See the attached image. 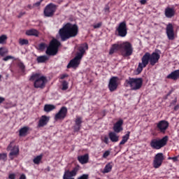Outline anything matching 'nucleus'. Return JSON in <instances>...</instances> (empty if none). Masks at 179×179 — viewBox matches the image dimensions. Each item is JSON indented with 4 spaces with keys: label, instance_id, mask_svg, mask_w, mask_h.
Masks as SVG:
<instances>
[{
    "label": "nucleus",
    "instance_id": "48",
    "mask_svg": "<svg viewBox=\"0 0 179 179\" xmlns=\"http://www.w3.org/2000/svg\"><path fill=\"white\" fill-rule=\"evenodd\" d=\"M13 56H6V57L3 58V60L4 61H9V59H13Z\"/></svg>",
    "mask_w": 179,
    "mask_h": 179
},
{
    "label": "nucleus",
    "instance_id": "16",
    "mask_svg": "<svg viewBox=\"0 0 179 179\" xmlns=\"http://www.w3.org/2000/svg\"><path fill=\"white\" fill-rule=\"evenodd\" d=\"M166 33L167 34V37L169 40H174L175 33H174V27L173 24L169 23L167 24L166 28Z\"/></svg>",
    "mask_w": 179,
    "mask_h": 179
},
{
    "label": "nucleus",
    "instance_id": "50",
    "mask_svg": "<svg viewBox=\"0 0 179 179\" xmlns=\"http://www.w3.org/2000/svg\"><path fill=\"white\" fill-rule=\"evenodd\" d=\"M179 159V155L172 157V160L173 162H178Z\"/></svg>",
    "mask_w": 179,
    "mask_h": 179
},
{
    "label": "nucleus",
    "instance_id": "39",
    "mask_svg": "<svg viewBox=\"0 0 179 179\" xmlns=\"http://www.w3.org/2000/svg\"><path fill=\"white\" fill-rule=\"evenodd\" d=\"M20 45H27L29 44V41L27 39H20Z\"/></svg>",
    "mask_w": 179,
    "mask_h": 179
},
{
    "label": "nucleus",
    "instance_id": "33",
    "mask_svg": "<svg viewBox=\"0 0 179 179\" xmlns=\"http://www.w3.org/2000/svg\"><path fill=\"white\" fill-rule=\"evenodd\" d=\"M82 124H83V117H77L75 120V124L77 126L82 127Z\"/></svg>",
    "mask_w": 179,
    "mask_h": 179
},
{
    "label": "nucleus",
    "instance_id": "13",
    "mask_svg": "<svg viewBox=\"0 0 179 179\" xmlns=\"http://www.w3.org/2000/svg\"><path fill=\"white\" fill-rule=\"evenodd\" d=\"M120 50L122 57H130L134 52V48L131 45L120 46Z\"/></svg>",
    "mask_w": 179,
    "mask_h": 179
},
{
    "label": "nucleus",
    "instance_id": "21",
    "mask_svg": "<svg viewBox=\"0 0 179 179\" xmlns=\"http://www.w3.org/2000/svg\"><path fill=\"white\" fill-rule=\"evenodd\" d=\"M164 14L166 17L171 18L175 15L176 10L173 8L168 7L165 9Z\"/></svg>",
    "mask_w": 179,
    "mask_h": 179
},
{
    "label": "nucleus",
    "instance_id": "31",
    "mask_svg": "<svg viewBox=\"0 0 179 179\" xmlns=\"http://www.w3.org/2000/svg\"><path fill=\"white\" fill-rule=\"evenodd\" d=\"M69 89V83L66 80L62 82V90L66 91Z\"/></svg>",
    "mask_w": 179,
    "mask_h": 179
},
{
    "label": "nucleus",
    "instance_id": "45",
    "mask_svg": "<svg viewBox=\"0 0 179 179\" xmlns=\"http://www.w3.org/2000/svg\"><path fill=\"white\" fill-rule=\"evenodd\" d=\"M18 66H20V69L21 70L22 72H24L25 70V66L23 63H20L18 64Z\"/></svg>",
    "mask_w": 179,
    "mask_h": 179
},
{
    "label": "nucleus",
    "instance_id": "4",
    "mask_svg": "<svg viewBox=\"0 0 179 179\" xmlns=\"http://www.w3.org/2000/svg\"><path fill=\"white\" fill-rule=\"evenodd\" d=\"M29 80L34 82V87L35 89L43 90L48 83V79L45 76H41V73H32Z\"/></svg>",
    "mask_w": 179,
    "mask_h": 179
},
{
    "label": "nucleus",
    "instance_id": "62",
    "mask_svg": "<svg viewBox=\"0 0 179 179\" xmlns=\"http://www.w3.org/2000/svg\"><path fill=\"white\" fill-rule=\"evenodd\" d=\"M62 1H59L58 3H61Z\"/></svg>",
    "mask_w": 179,
    "mask_h": 179
},
{
    "label": "nucleus",
    "instance_id": "59",
    "mask_svg": "<svg viewBox=\"0 0 179 179\" xmlns=\"http://www.w3.org/2000/svg\"><path fill=\"white\" fill-rule=\"evenodd\" d=\"M39 45H45V44L42 43H40Z\"/></svg>",
    "mask_w": 179,
    "mask_h": 179
},
{
    "label": "nucleus",
    "instance_id": "3",
    "mask_svg": "<svg viewBox=\"0 0 179 179\" xmlns=\"http://www.w3.org/2000/svg\"><path fill=\"white\" fill-rule=\"evenodd\" d=\"M89 50L88 45H76L74 47V52L76 54L73 59L70 60L66 66V68H78L80 62L86 52Z\"/></svg>",
    "mask_w": 179,
    "mask_h": 179
},
{
    "label": "nucleus",
    "instance_id": "49",
    "mask_svg": "<svg viewBox=\"0 0 179 179\" xmlns=\"http://www.w3.org/2000/svg\"><path fill=\"white\" fill-rule=\"evenodd\" d=\"M13 142H10V144H8V146H7V151H10L13 148L12 144Z\"/></svg>",
    "mask_w": 179,
    "mask_h": 179
},
{
    "label": "nucleus",
    "instance_id": "54",
    "mask_svg": "<svg viewBox=\"0 0 179 179\" xmlns=\"http://www.w3.org/2000/svg\"><path fill=\"white\" fill-rule=\"evenodd\" d=\"M5 98L0 96V104H2L5 101Z\"/></svg>",
    "mask_w": 179,
    "mask_h": 179
},
{
    "label": "nucleus",
    "instance_id": "41",
    "mask_svg": "<svg viewBox=\"0 0 179 179\" xmlns=\"http://www.w3.org/2000/svg\"><path fill=\"white\" fill-rule=\"evenodd\" d=\"M45 47V45H35V48L38 50V51H44Z\"/></svg>",
    "mask_w": 179,
    "mask_h": 179
},
{
    "label": "nucleus",
    "instance_id": "1",
    "mask_svg": "<svg viewBox=\"0 0 179 179\" xmlns=\"http://www.w3.org/2000/svg\"><path fill=\"white\" fill-rule=\"evenodd\" d=\"M161 58V55L157 52H154L152 54L147 52L141 58V63H138L137 71L138 73H142L143 68L148 66L149 62L151 66H155L157 64Z\"/></svg>",
    "mask_w": 179,
    "mask_h": 179
},
{
    "label": "nucleus",
    "instance_id": "17",
    "mask_svg": "<svg viewBox=\"0 0 179 179\" xmlns=\"http://www.w3.org/2000/svg\"><path fill=\"white\" fill-rule=\"evenodd\" d=\"M124 120L120 119L113 124V131L116 134H120L123 131Z\"/></svg>",
    "mask_w": 179,
    "mask_h": 179
},
{
    "label": "nucleus",
    "instance_id": "11",
    "mask_svg": "<svg viewBox=\"0 0 179 179\" xmlns=\"http://www.w3.org/2000/svg\"><path fill=\"white\" fill-rule=\"evenodd\" d=\"M68 114V108L66 106H62L59 109L57 113L55 114V120H64Z\"/></svg>",
    "mask_w": 179,
    "mask_h": 179
},
{
    "label": "nucleus",
    "instance_id": "56",
    "mask_svg": "<svg viewBox=\"0 0 179 179\" xmlns=\"http://www.w3.org/2000/svg\"><path fill=\"white\" fill-rule=\"evenodd\" d=\"M122 45H131V43L128 41H126L122 43Z\"/></svg>",
    "mask_w": 179,
    "mask_h": 179
},
{
    "label": "nucleus",
    "instance_id": "34",
    "mask_svg": "<svg viewBox=\"0 0 179 179\" xmlns=\"http://www.w3.org/2000/svg\"><path fill=\"white\" fill-rule=\"evenodd\" d=\"M120 46H113L109 51V55H113L116 51H117Z\"/></svg>",
    "mask_w": 179,
    "mask_h": 179
},
{
    "label": "nucleus",
    "instance_id": "29",
    "mask_svg": "<svg viewBox=\"0 0 179 179\" xmlns=\"http://www.w3.org/2000/svg\"><path fill=\"white\" fill-rule=\"evenodd\" d=\"M112 169H113V165L111 164V163H108L105 166V167L103 169V173H108L111 172Z\"/></svg>",
    "mask_w": 179,
    "mask_h": 179
},
{
    "label": "nucleus",
    "instance_id": "51",
    "mask_svg": "<svg viewBox=\"0 0 179 179\" xmlns=\"http://www.w3.org/2000/svg\"><path fill=\"white\" fill-rule=\"evenodd\" d=\"M69 76L67 74H62L60 76V80H64L66 78H68Z\"/></svg>",
    "mask_w": 179,
    "mask_h": 179
},
{
    "label": "nucleus",
    "instance_id": "26",
    "mask_svg": "<svg viewBox=\"0 0 179 179\" xmlns=\"http://www.w3.org/2000/svg\"><path fill=\"white\" fill-rule=\"evenodd\" d=\"M56 109V106L52 104H45L43 107V111L45 113H50Z\"/></svg>",
    "mask_w": 179,
    "mask_h": 179
},
{
    "label": "nucleus",
    "instance_id": "60",
    "mask_svg": "<svg viewBox=\"0 0 179 179\" xmlns=\"http://www.w3.org/2000/svg\"><path fill=\"white\" fill-rule=\"evenodd\" d=\"M105 10H106V11L109 10V8H105Z\"/></svg>",
    "mask_w": 179,
    "mask_h": 179
},
{
    "label": "nucleus",
    "instance_id": "22",
    "mask_svg": "<svg viewBox=\"0 0 179 179\" xmlns=\"http://www.w3.org/2000/svg\"><path fill=\"white\" fill-rule=\"evenodd\" d=\"M108 137L112 143H117L119 141L120 136H117L116 132H115V131L109 132Z\"/></svg>",
    "mask_w": 179,
    "mask_h": 179
},
{
    "label": "nucleus",
    "instance_id": "53",
    "mask_svg": "<svg viewBox=\"0 0 179 179\" xmlns=\"http://www.w3.org/2000/svg\"><path fill=\"white\" fill-rule=\"evenodd\" d=\"M148 2V0H141L140 3L142 5L146 4Z\"/></svg>",
    "mask_w": 179,
    "mask_h": 179
},
{
    "label": "nucleus",
    "instance_id": "12",
    "mask_svg": "<svg viewBox=\"0 0 179 179\" xmlns=\"http://www.w3.org/2000/svg\"><path fill=\"white\" fill-rule=\"evenodd\" d=\"M169 122L166 120H160L157 123V129L161 134H165L169 127Z\"/></svg>",
    "mask_w": 179,
    "mask_h": 179
},
{
    "label": "nucleus",
    "instance_id": "37",
    "mask_svg": "<svg viewBox=\"0 0 179 179\" xmlns=\"http://www.w3.org/2000/svg\"><path fill=\"white\" fill-rule=\"evenodd\" d=\"M8 50L4 48H0V56L4 57L6 54H8Z\"/></svg>",
    "mask_w": 179,
    "mask_h": 179
},
{
    "label": "nucleus",
    "instance_id": "18",
    "mask_svg": "<svg viewBox=\"0 0 179 179\" xmlns=\"http://www.w3.org/2000/svg\"><path fill=\"white\" fill-rule=\"evenodd\" d=\"M10 154H8V157H10V160H14L15 157H17L20 154V148L17 145H14L13 149L10 150Z\"/></svg>",
    "mask_w": 179,
    "mask_h": 179
},
{
    "label": "nucleus",
    "instance_id": "55",
    "mask_svg": "<svg viewBox=\"0 0 179 179\" xmlns=\"http://www.w3.org/2000/svg\"><path fill=\"white\" fill-rule=\"evenodd\" d=\"M25 13H26L25 12H20V15H18V16H17V17H18V18H20L22 16L25 15Z\"/></svg>",
    "mask_w": 179,
    "mask_h": 179
},
{
    "label": "nucleus",
    "instance_id": "35",
    "mask_svg": "<svg viewBox=\"0 0 179 179\" xmlns=\"http://www.w3.org/2000/svg\"><path fill=\"white\" fill-rule=\"evenodd\" d=\"M7 38L6 35H1V36H0V44H6Z\"/></svg>",
    "mask_w": 179,
    "mask_h": 179
},
{
    "label": "nucleus",
    "instance_id": "25",
    "mask_svg": "<svg viewBox=\"0 0 179 179\" xmlns=\"http://www.w3.org/2000/svg\"><path fill=\"white\" fill-rule=\"evenodd\" d=\"M130 131H127L125 135L122 137V141L120 142L119 145H124L127 141L129 140L130 138Z\"/></svg>",
    "mask_w": 179,
    "mask_h": 179
},
{
    "label": "nucleus",
    "instance_id": "10",
    "mask_svg": "<svg viewBox=\"0 0 179 179\" xmlns=\"http://www.w3.org/2000/svg\"><path fill=\"white\" fill-rule=\"evenodd\" d=\"M57 5L54 3H49L45 6L43 10V14L45 17H52L57 10Z\"/></svg>",
    "mask_w": 179,
    "mask_h": 179
},
{
    "label": "nucleus",
    "instance_id": "24",
    "mask_svg": "<svg viewBox=\"0 0 179 179\" xmlns=\"http://www.w3.org/2000/svg\"><path fill=\"white\" fill-rule=\"evenodd\" d=\"M29 131V127H23L20 129V137H26L28 135Z\"/></svg>",
    "mask_w": 179,
    "mask_h": 179
},
{
    "label": "nucleus",
    "instance_id": "27",
    "mask_svg": "<svg viewBox=\"0 0 179 179\" xmlns=\"http://www.w3.org/2000/svg\"><path fill=\"white\" fill-rule=\"evenodd\" d=\"M25 34L27 36H34L35 37H38L39 32L36 29H31L26 31Z\"/></svg>",
    "mask_w": 179,
    "mask_h": 179
},
{
    "label": "nucleus",
    "instance_id": "57",
    "mask_svg": "<svg viewBox=\"0 0 179 179\" xmlns=\"http://www.w3.org/2000/svg\"><path fill=\"white\" fill-rule=\"evenodd\" d=\"M179 109V106L177 105L174 107V110H178Z\"/></svg>",
    "mask_w": 179,
    "mask_h": 179
},
{
    "label": "nucleus",
    "instance_id": "30",
    "mask_svg": "<svg viewBox=\"0 0 179 179\" xmlns=\"http://www.w3.org/2000/svg\"><path fill=\"white\" fill-rule=\"evenodd\" d=\"M42 159H43L42 155H38L34 158L33 163L34 164L38 165L40 164V162H41Z\"/></svg>",
    "mask_w": 179,
    "mask_h": 179
},
{
    "label": "nucleus",
    "instance_id": "14",
    "mask_svg": "<svg viewBox=\"0 0 179 179\" xmlns=\"http://www.w3.org/2000/svg\"><path fill=\"white\" fill-rule=\"evenodd\" d=\"M119 80L118 77L113 76L112 77L108 83V90L110 92H113L117 90L118 87L117 81Z\"/></svg>",
    "mask_w": 179,
    "mask_h": 179
},
{
    "label": "nucleus",
    "instance_id": "64",
    "mask_svg": "<svg viewBox=\"0 0 179 179\" xmlns=\"http://www.w3.org/2000/svg\"><path fill=\"white\" fill-rule=\"evenodd\" d=\"M96 179H101V178H96Z\"/></svg>",
    "mask_w": 179,
    "mask_h": 179
},
{
    "label": "nucleus",
    "instance_id": "7",
    "mask_svg": "<svg viewBox=\"0 0 179 179\" xmlns=\"http://www.w3.org/2000/svg\"><path fill=\"white\" fill-rule=\"evenodd\" d=\"M166 159L165 155L163 152H158L157 153L153 159L152 161V166L155 169H159L162 165Z\"/></svg>",
    "mask_w": 179,
    "mask_h": 179
},
{
    "label": "nucleus",
    "instance_id": "46",
    "mask_svg": "<svg viewBox=\"0 0 179 179\" xmlns=\"http://www.w3.org/2000/svg\"><path fill=\"white\" fill-rule=\"evenodd\" d=\"M102 26V22H99L94 25H93L94 29H100Z\"/></svg>",
    "mask_w": 179,
    "mask_h": 179
},
{
    "label": "nucleus",
    "instance_id": "9",
    "mask_svg": "<svg viewBox=\"0 0 179 179\" xmlns=\"http://www.w3.org/2000/svg\"><path fill=\"white\" fill-rule=\"evenodd\" d=\"M80 166L79 165H76L71 171H65L63 175V179H75L73 177H76L77 176L80 171Z\"/></svg>",
    "mask_w": 179,
    "mask_h": 179
},
{
    "label": "nucleus",
    "instance_id": "5",
    "mask_svg": "<svg viewBox=\"0 0 179 179\" xmlns=\"http://www.w3.org/2000/svg\"><path fill=\"white\" fill-rule=\"evenodd\" d=\"M143 85V79L142 78L129 77L124 83V86L129 87L131 91H138Z\"/></svg>",
    "mask_w": 179,
    "mask_h": 179
},
{
    "label": "nucleus",
    "instance_id": "19",
    "mask_svg": "<svg viewBox=\"0 0 179 179\" xmlns=\"http://www.w3.org/2000/svg\"><path fill=\"white\" fill-rule=\"evenodd\" d=\"M49 121H50L49 117H48V116H46V115H42V116L40 117V119H39V120H38V125H37V127H38V128L44 127H45V126L48 124V123L49 122Z\"/></svg>",
    "mask_w": 179,
    "mask_h": 179
},
{
    "label": "nucleus",
    "instance_id": "6",
    "mask_svg": "<svg viewBox=\"0 0 179 179\" xmlns=\"http://www.w3.org/2000/svg\"><path fill=\"white\" fill-rule=\"evenodd\" d=\"M169 141V136H165L162 138H157L151 140L150 143V147L154 150H161L164 148Z\"/></svg>",
    "mask_w": 179,
    "mask_h": 179
},
{
    "label": "nucleus",
    "instance_id": "38",
    "mask_svg": "<svg viewBox=\"0 0 179 179\" xmlns=\"http://www.w3.org/2000/svg\"><path fill=\"white\" fill-rule=\"evenodd\" d=\"M101 141L106 144H109V138L108 136L105 135L104 136H101Z\"/></svg>",
    "mask_w": 179,
    "mask_h": 179
},
{
    "label": "nucleus",
    "instance_id": "44",
    "mask_svg": "<svg viewBox=\"0 0 179 179\" xmlns=\"http://www.w3.org/2000/svg\"><path fill=\"white\" fill-rule=\"evenodd\" d=\"M77 179H89L88 174H83L82 176L77 178Z\"/></svg>",
    "mask_w": 179,
    "mask_h": 179
},
{
    "label": "nucleus",
    "instance_id": "2",
    "mask_svg": "<svg viewBox=\"0 0 179 179\" xmlns=\"http://www.w3.org/2000/svg\"><path fill=\"white\" fill-rule=\"evenodd\" d=\"M78 34V27L76 24L67 23L59 30V36L62 41H66L69 38L76 37Z\"/></svg>",
    "mask_w": 179,
    "mask_h": 179
},
{
    "label": "nucleus",
    "instance_id": "40",
    "mask_svg": "<svg viewBox=\"0 0 179 179\" xmlns=\"http://www.w3.org/2000/svg\"><path fill=\"white\" fill-rule=\"evenodd\" d=\"M110 155V151L106 150L102 155V158L107 159Z\"/></svg>",
    "mask_w": 179,
    "mask_h": 179
},
{
    "label": "nucleus",
    "instance_id": "42",
    "mask_svg": "<svg viewBox=\"0 0 179 179\" xmlns=\"http://www.w3.org/2000/svg\"><path fill=\"white\" fill-rule=\"evenodd\" d=\"M81 127H82V126H80V125L75 124L73 126V131L75 132H78L81 129Z\"/></svg>",
    "mask_w": 179,
    "mask_h": 179
},
{
    "label": "nucleus",
    "instance_id": "32",
    "mask_svg": "<svg viewBox=\"0 0 179 179\" xmlns=\"http://www.w3.org/2000/svg\"><path fill=\"white\" fill-rule=\"evenodd\" d=\"M49 45H61V43L56 38H52L49 43Z\"/></svg>",
    "mask_w": 179,
    "mask_h": 179
},
{
    "label": "nucleus",
    "instance_id": "52",
    "mask_svg": "<svg viewBox=\"0 0 179 179\" xmlns=\"http://www.w3.org/2000/svg\"><path fill=\"white\" fill-rule=\"evenodd\" d=\"M19 179H27L26 175L24 173H22Z\"/></svg>",
    "mask_w": 179,
    "mask_h": 179
},
{
    "label": "nucleus",
    "instance_id": "15",
    "mask_svg": "<svg viewBox=\"0 0 179 179\" xmlns=\"http://www.w3.org/2000/svg\"><path fill=\"white\" fill-rule=\"evenodd\" d=\"M59 45H48L45 50L46 55L54 57L58 53Z\"/></svg>",
    "mask_w": 179,
    "mask_h": 179
},
{
    "label": "nucleus",
    "instance_id": "43",
    "mask_svg": "<svg viewBox=\"0 0 179 179\" xmlns=\"http://www.w3.org/2000/svg\"><path fill=\"white\" fill-rule=\"evenodd\" d=\"M44 0H39L38 1L36 2L35 3L33 4L32 7L33 8H39L42 1H43Z\"/></svg>",
    "mask_w": 179,
    "mask_h": 179
},
{
    "label": "nucleus",
    "instance_id": "20",
    "mask_svg": "<svg viewBox=\"0 0 179 179\" xmlns=\"http://www.w3.org/2000/svg\"><path fill=\"white\" fill-rule=\"evenodd\" d=\"M77 159L80 164H86L89 162V155L85 154L84 155L78 156Z\"/></svg>",
    "mask_w": 179,
    "mask_h": 179
},
{
    "label": "nucleus",
    "instance_id": "8",
    "mask_svg": "<svg viewBox=\"0 0 179 179\" xmlns=\"http://www.w3.org/2000/svg\"><path fill=\"white\" fill-rule=\"evenodd\" d=\"M127 33V25L126 22H120L116 28L115 34H117L119 37H126Z\"/></svg>",
    "mask_w": 179,
    "mask_h": 179
},
{
    "label": "nucleus",
    "instance_id": "58",
    "mask_svg": "<svg viewBox=\"0 0 179 179\" xmlns=\"http://www.w3.org/2000/svg\"><path fill=\"white\" fill-rule=\"evenodd\" d=\"M168 160H173V157H169Z\"/></svg>",
    "mask_w": 179,
    "mask_h": 179
},
{
    "label": "nucleus",
    "instance_id": "28",
    "mask_svg": "<svg viewBox=\"0 0 179 179\" xmlns=\"http://www.w3.org/2000/svg\"><path fill=\"white\" fill-rule=\"evenodd\" d=\"M48 59L49 57L47 55H42L37 57L36 62L38 64H44L46 61H48Z\"/></svg>",
    "mask_w": 179,
    "mask_h": 179
},
{
    "label": "nucleus",
    "instance_id": "36",
    "mask_svg": "<svg viewBox=\"0 0 179 179\" xmlns=\"http://www.w3.org/2000/svg\"><path fill=\"white\" fill-rule=\"evenodd\" d=\"M8 155L6 153H0V161L6 162L7 161Z\"/></svg>",
    "mask_w": 179,
    "mask_h": 179
},
{
    "label": "nucleus",
    "instance_id": "61",
    "mask_svg": "<svg viewBox=\"0 0 179 179\" xmlns=\"http://www.w3.org/2000/svg\"><path fill=\"white\" fill-rule=\"evenodd\" d=\"M173 102H174L175 103H177V100L175 99V100L173 101Z\"/></svg>",
    "mask_w": 179,
    "mask_h": 179
},
{
    "label": "nucleus",
    "instance_id": "47",
    "mask_svg": "<svg viewBox=\"0 0 179 179\" xmlns=\"http://www.w3.org/2000/svg\"><path fill=\"white\" fill-rule=\"evenodd\" d=\"M8 179H16V174L15 173L8 174Z\"/></svg>",
    "mask_w": 179,
    "mask_h": 179
},
{
    "label": "nucleus",
    "instance_id": "63",
    "mask_svg": "<svg viewBox=\"0 0 179 179\" xmlns=\"http://www.w3.org/2000/svg\"><path fill=\"white\" fill-rule=\"evenodd\" d=\"M113 45H117L116 44H113Z\"/></svg>",
    "mask_w": 179,
    "mask_h": 179
},
{
    "label": "nucleus",
    "instance_id": "23",
    "mask_svg": "<svg viewBox=\"0 0 179 179\" xmlns=\"http://www.w3.org/2000/svg\"><path fill=\"white\" fill-rule=\"evenodd\" d=\"M167 79L177 80L179 79V70H176L167 76Z\"/></svg>",
    "mask_w": 179,
    "mask_h": 179
}]
</instances>
